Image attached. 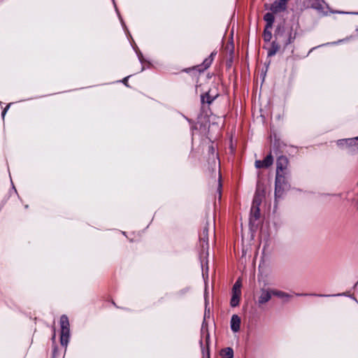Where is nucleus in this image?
<instances>
[{
    "label": "nucleus",
    "instance_id": "f257e3e1",
    "mask_svg": "<svg viewBox=\"0 0 358 358\" xmlns=\"http://www.w3.org/2000/svg\"><path fill=\"white\" fill-rule=\"evenodd\" d=\"M208 224L206 222L203 227L202 231L199 234V244L201 247L200 255L201 258H206L208 256Z\"/></svg>",
    "mask_w": 358,
    "mask_h": 358
},
{
    "label": "nucleus",
    "instance_id": "f03ea898",
    "mask_svg": "<svg viewBox=\"0 0 358 358\" xmlns=\"http://www.w3.org/2000/svg\"><path fill=\"white\" fill-rule=\"evenodd\" d=\"M297 26L291 24L287 26L282 33L278 31V35L282 38V41L285 45H287L294 42L297 34Z\"/></svg>",
    "mask_w": 358,
    "mask_h": 358
},
{
    "label": "nucleus",
    "instance_id": "7ed1b4c3",
    "mask_svg": "<svg viewBox=\"0 0 358 358\" xmlns=\"http://www.w3.org/2000/svg\"><path fill=\"white\" fill-rule=\"evenodd\" d=\"M288 187V183L285 176H275V200L280 199L283 195L285 189Z\"/></svg>",
    "mask_w": 358,
    "mask_h": 358
},
{
    "label": "nucleus",
    "instance_id": "20e7f679",
    "mask_svg": "<svg viewBox=\"0 0 358 358\" xmlns=\"http://www.w3.org/2000/svg\"><path fill=\"white\" fill-rule=\"evenodd\" d=\"M289 166V160L285 156H280L276 161V175L275 176H285L287 174V169Z\"/></svg>",
    "mask_w": 358,
    "mask_h": 358
},
{
    "label": "nucleus",
    "instance_id": "39448f33",
    "mask_svg": "<svg viewBox=\"0 0 358 358\" xmlns=\"http://www.w3.org/2000/svg\"><path fill=\"white\" fill-rule=\"evenodd\" d=\"M241 282L240 279L237 280L232 288V296L230 304L232 307H236L239 304L240 297L241 294Z\"/></svg>",
    "mask_w": 358,
    "mask_h": 358
},
{
    "label": "nucleus",
    "instance_id": "423d86ee",
    "mask_svg": "<svg viewBox=\"0 0 358 358\" xmlns=\"http://www.w3.org/2000/svg\"><path fill=\"white\" fill-rule=\"evenodd\" d=\"M273 163V157L270 153L268 155L264 160H256L255 166L257 169L268 168Z\"/></svg>",
    "mask_w": 358,
    "mask_h": 358
},
{
    "label": "nucleus",
    "instance_id": "0eeeda50",
    "mask_svg": "<svg viewBox=\"0 0 358 358\" xmlns=\"http://www.w3.org/2000/svg\"><path fill=\"white\" fill-rule=\"evenodd\" d=\"M287 3L285 0H276L271 4V10L273 13L284 11L287 8Z\"/></svg>",
    "mask_w": 358,
    "mask_h": 358
},
{
    "label": "nucleus",
    "instance_id": "6e6552de",
    "mask_svg": "<svg viewBox=\"0 0 358 358\" xmlns=\"http://www.w3.org/2000/svg\"><path fill=\"white\" fill-rule=\"evenodd\" d=\"M261 203V199L258 197V195L256 194L255 198L253 199L252 206L251 208V214L254 216L255 220H257L259 217V209L258 206Z\"/></svg>",
    "mask_w": 358,
    "mask_h": 358
},
{
    "label": "nucleus",
    "instance_id": "1a4fd4ad",
    "mask_svg": "<svg viewBox=\"0 0 358 358\" xmlns=\"http://www.w3.org/2000/svg\"><path fill=\"white\" fill-rule=\"evenodd\" d=\"M272 290L268 289H262L261 294L258 299V302L259 304H264L268 302L272 296Z\"/></svg>",
    "mask_w": 358,
    "mask_h": 358
},
{
    "label": "nucleus",
    "instance_id": "9d476101",
    "mask_svg": "<svg viewBox=\"0 0 358 358\" xmlns=\"http://www.w3.org/2000/svg\"><path fill=\"white\" fill-rule=\"evenodd\" d=\"M241 328V318L237 315H233L231 319V329L234 332H238Z\"/></svg>",
    "mask_w": 358,
    "mask_h": 358
},
{
    "label": "nucleus",
    "instance_id": "9b49d317",
    "mask_svg": "<svg viewBox=\"0 0 358 358\" xmlns=\"http://www.w3.org/2000/svg\"><path fill=\"white\" fill-rule=\"evenodd\" d=\"M70 336V329H61V336H60V342L61 344L65 347H66Z\"/></svg>",
    "mask_w": 358,
    "mask_h": 358
},
{
    "label": "nucleus",
    "instance_id": "f8f14e48",
    "mask_svg": "<svg viewBox=\"0 0 358 358\" xmlns=\"http://www.w3.org/2000/svg\"><path fill=\"white\" fill-rule=\"evenodd\" d=\"M358 138H347L346 148H351L352 151H358Z\"/></svg>",
    "mask_w": 358,
    "mask_h": 358
},
{
    "label": "nucleus",
    "instance_id": "ddd939ff",
    "mask_svg": "<svg viewBox=\"0 0 358 358\" xmlns=\"http://www.w3.org/2000/svg\"><path fill=\"white\" fill-rule=\"evenodd\" d=\"M264 20L266 22V29L271 28L275 20L273 14L271 13H266L264 16Z\"/></svg>",
    "mask_w": 358,
    "mask_h": 358
},
{
    "label": "nucleus",
    "instance_id": "4468645a",
    "mask_svg": "<svg viewBox=\"0 0 358 358\" xmlns=\"http://www.w3.org/2000/svg\"><path fill=\"white\" fill-rule=\"evenodd\" d=\"M216 54H217L216 52H213L210 55V56L203 61V62L201 64L203 70L207 69L208 67H210Z\"/></svg>",
    "mask_w": 358,
    "mask_h": 358
},
{
    "label": "nucleus",
    "instance_id": "2eb2a0df",
    "mask_svg": "<svg viewBox=\"0 0 358 358\" xmlns=\"http://www.w3.org/2000/svg\"><path fill=\"white\" fill-rule=\"evenodd\" d=\"M216 97L217 94L212 95L210 94V92L208 91L205 94L201 95V102L210 104Z\"/></svg>",
    "mask_w": 358,
    "mask_h": 358
},
{
    "label": "nucleus",
    "instance_id": "dca6fc26",
    "mask_svg": "<svg viewBox=\"0 0 358 358\" xmlns=\"http://www.w3.org/2000/svg\"><path fill=\"white\" fill-rule=\"evenodd\" d=\"M220 355L222 358H233L234 351L231 348H227L221 351Z\"/></svg>",
    "mask_w": 358,
    "mask_h": 358
},
{
    "label": "nucleus",
    "instance_id": "f3484780",
    "mask_svg": "<svg viewBox=\"0 0 358 358\" xmlns=\"http://www.w3.org/2000/svg\"><path fill=\"white\" fill-rule=\"evenodd\" d=\"M60 326L61 329H69L70 324L69 318L66 315H63L60 317Z\"/></svg>",
    "mask_w": 358,
    "mask_h": 358
},
{
    "label": "nucleus",
    "instance_id": "a211bd4d",
    "mask_svg": "<svg viewBox=\"0 0 358 358\" xmlns=\"http://www.w3.org/2000/svg\"><path fill=\"white\" fill-rule=\"evenodd\" d=\"M272 294L273 296H276L278 297L282 298V299H289L291 296L284 292L278 291V290H272Z\"/></svg>",
    "mask_w": 358,
    "mask_h": 358
},
{
    "label": "nucleus",
    "instance_id": "6ab92c4d",
    "mask_svg": "<svg viewBox=\"0 0 358 358\" xmlns=\"http://www.w3.org/2000/svg\"><path fill=\"white\" fill-rule=\"evenodd\" d=\"M278 49H279V47L277 45H275L274 43H273L272 47L268 50V55L269 56L274 55L278 52Z\"/></svg>",
    "mask_w": 358,
    "mask_h": 358
},
{
    "label": "nucleus",
    "instance_id": "aec40b11",
    "mask_svg": "<svg viewBox=\"0 0 358 358\" xmlns=\"http://www.w3.org/2000/svg\"><path fill=\"white\" fill-rule=\"evenodd\" d=\"M346 143H347V138L345 139H341V140H338L337 141V145L339 146V147H346Z\"/></svg>",
    "mask_w": 358,
    "mask_h": 358
},
{
    "label": "nucleus",
    "instance_id": "412c9836",
    "mask_svg": "<svg viewBox=\"0 0 358 358\" xmlns=\"http://www.w3.org/2000/svg\"><path fill=\"white\" fill-rule=\"evenodd\" d=\"M267 29L265 28L264 30V40L265 41H270L271 38V33L266 31Z\"/></svg>",
    "mask_w": 358,
    "mask_h": 358
},
{
    "label": "nucleus",
    "instance_id": "4be33fe9",
    "mask_svg": "<svg viewBox=\"0 0 358 358\" xmlns=\"http://www.w3.org/2000/svg\"><path fill=\"white\" fill-rule=\"evenodd\" d=\"M296 296H308V294H296ZM311 296H327V295L310 294Z\"/></svg>",
    "mask_w": 358,
    "mask_h": 358
},
{
    "label": "nucleus",
    "instance_id": "5701e85b",
    "mask_svg": "<svg viewBox=\"0 0 358 358\" xmlns=\"http://www.w3.org/2000/svg\"><path fill=\"white\" fill-rule=\"evenodd\" d=\"M209 339H210V337H209V334H208L206 335V345H207V355H208V357H209V350H208Z\"/></svg>",
    "mask_w": 358,
    "mask_h": 358
},
{
    "label": "nucleus",
    "instance_id": "b1692460",
    "mask_svg": "<svg viewBox=\"0 0 358 358\" xmlns=\"http://www.w3.org/2000/svg\"><path fill=\"white\" fill-rule=\"evenodd\" d=\"M128 79H129V76H127V77L124 78L122 80V83H123L125 85H127V86H128Z\"/></svg>",
    "mask_w": 358,
    "mask_h": 358
},
{
    "label": "nucleus",
    "instance_id": "393cba45",
    "mask_svg": "<svg viewBox=\"0 0 358 358\" xmlns=\"http://www.w3.org/2000/svg\"><path fill=\"white\" fill-rule=\"evenodd\" d=\"M8 106H7V107H6V108L3 110V112H2V115H3V116H4V115H5L6 113V111H7V108H8Z\"/></svg>",
    "mask_w": 358,
    "mask_h": 358
},
{
    "label": "nucleus",
    "instance_id": "a878e982",
    "mask_svg": "<svg viewBox=\"0 0 358 358\" xmlns=\"http://www.w3.org/2000/svg\"><path fill=\"white\" fill-rule=\"evenodd\" d=\"M221 187V183H220V175L219 176V184H218V188L220 189Z\"/></svg>",
    "mask_w": 358,
    "mask_h": 358
},
{
    "label": "nucleus",
    "instance_id": "bb28decb",
    "mask_svg": "<svg viewBox=\"0 0 358 358\" xmlns=\"http://www.w3.org/2000/svg\"><path fill=\"white\" fill-rule=\"evenodd\" d=\"M285 1L288 2L289 0H285Z\"/></svg>",
    "mask_w": 358,
    "mask_h": 358
},
{
    "label": "nucleus",
    "instance_id": "cd10ccee",
    "mask_svg": "<svg viewBox=\"0 0 358 358\" xmlns=\"http://www.w3.org/2000/svg\"><path fill=\"white\" fill-rule=\"evenodd\" d=\"M357 148H358V147H357Z\"/></svg>",
    "mask_w": 358,
    "mask_h": 358
}]
</instances>
